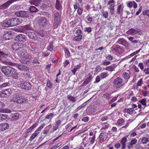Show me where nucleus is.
Wrapping results in <instances>:
<instances>
[{
  "instance_id": "f257e3e1",
  "label": "nucleus",
  "mask_w": 149,
  "mask_h": 149,
  "mask_svg": "<svg viewBox=\"0 0 149 149\" xmlns=\"http://www.w3.org/2000/svg\"><path fill=\"white\" fill-rule=\"evenodd\" d=\"M25 45H22L20 48L18 49L17 54L21 58L20 62L23 64H26L27 62H30L32 58V55L29 53L27 52L25 49L23 48Z\"/></svg>"
},
{
  "instance_id": "f03ea898",
  "label": "nucleus",
  "mask_w": 149,
  "mask_h": 149,
  "mask_svg": "<svg viewBox=\"0 0 149 149\" xmlns=\"http://www.w3.org/2000/svg\"><path fill=\"white\" fill-rule=\"evenodd\" d=\"M11 101L17 104H22L27 102L28 99L25 97L19 95H16L12 98Z\"/></svg>"
},
{
  "instance_id": "7ed1b4c3",
  "label": "nucleus",
  "mask_w": 149,
  "mask_h": 149,
  "mask_svg": "<svg viewBox=\"0 0 149 149\" xmlns=\"http://www.w3.org/2000/svg\"><path fill=\"white\" fill-rule=\"evenodd\" d=\"M8 65L16 66L19 70H20L26 71L29 70L28 68L26 66L22 64H19L18 63H13L12 62H9Z\"/></svg>"
},
{
  "instance_id": "20e7f679",
  "label": "nucleus",
  "mask_w": 149,
  "mask_h": 149,
  "mask_svg": "<svg viewBox=\"0 0 149 149\" xmlns=\"http://www.w3.org/2000/svg\"><path fill=\"white\" fill-rule=\"evenodd\" d=\"M12 91V89L10 88L6 89L1 92L0 96L3 97L9 96L11 94Z\"/></svg>"
},
{
  "instance_id": "39448f33",
  "label": "nucleus",
  "mask_w": 149,
  "mask_h": 149,
  "mask_svg": "<svg viewBox=\"0 0 149 149\" xmlns=\"http://www.w3.org/2000/svg\"><path fill=\"white\" fill-rule=\"evenodd\" d=\"M11 26H14L20 24L22 22L21 19L17 18H13L10 19Z\"/></svg>"
},
{
  "instance_id": "423d86ee",
  "label": "nucleus",
  "mask_w": 149,
  "mask_h": 149,
  "mask_svg": "<svg viewBox=\"0 0 149 149\" xmlns=\"http://www.w3.org/2000/svg\"><path fill=\"white\" fill-rule=\"evenodd\" d=\"M15 14L17 17H27L28 13L26 11H19L16 12Z\"/></svg>"
},
{
  "instance_id": "0eeeda50",
  "label": "nucleus",
  "mask_w": 149,
  "mask_h": 149,
  "mask_svg": "<svg viewBox=\"0 0 149 149\" xmlns=\"http://www.w3.org/2000/svg\"><path fill=\"white\" fill-rule=\"evenodd\" d=\"M45 125V124H43L39 127L31 135L30 140L32 141L33 140L39 133L41 130L43 128Z\"/></svg>"
},
{
  "instance_id": "6e6552de",
  "label": "nucleus",
  "mask_w": 149,
  "mask_h": 149,
  "mask_svg": "<svg viewBox=\"0 0 149 149\" xmlns=\"http://www.w3.org/2000/svg\"><path fill=\"white\" fill-rule=\"evenodd\" d=\"M122 82L123 79L120 77H118L114 80L113 83L117 88H121L122 86H121V84Z\"/></svg>"
},
{
  "instance_id": "1a4fd4ad",
  "label": "nucleus",
  "mask_w": 149,
  "mask_h": 149,
  "mask_svg": "<svg viewBox=\"0 0 149 149\" xmlns=\"http://www.w3.org/2000/svg\"><path fill=\"white\" fill-rule=\"evenodd\" d=\"M19 86L22 89L29 90L31 88V85L28 82H22L19 84Z\"/></svg>"
},
{
  "instance_id": "9d476101",
  "label": "nucleus",
  "mask_w": 149,
  "mask_h": 149,
  "mask_svg": "<svg viewBox=\"0 0 149 149\" xmlns=\"http://www.w3.org/2000/svg\"><path fill=\"white\" fill-rule=\"evenodd\" d=\"M7 54H5L3 52L0 51V61L4 63L9 64V62L6 61Z\"/></svg>"
},
{
  "instance_id": "9b49d317",
  "label": "nucleus",
  "mask_w": 149,
  "mask_h": 149,
  "mask_svg": "<svg viewBox=\"0 0 149 149\" xmlns=\"http://www.w3.org/2000/svg\"><path fill=\"white\" fill-rule=\"evenodd\" d=\"M5 106V104L2 102H0V113H9L11 111L8 109H4L3 108Z\"/></svg>"
},
{
  "instance_id": "f8f14e48",
  "label": "nucleus",
  "mask_w": 149,
  "mask_h": 149,
  "mask_svg": "<svg viewBox=\"0 0 149 149\" xmlns=\"http://www.w3.org/2000/svg\"><path fill=\"white\" fill-rule=\"evenodd\" d=\"M54 15V25L55 26H57L59 23L60 16L58 13L57 12H55Z\"/></svg>"
},
{
  "instance_id": "ddd939ff",
  "label": "nucleus",
  "mask_w": 149,
  "mask_h": 149,
  "mask_svg": "<svg viewBox=\"0 0 149 149\" xmlns=\"http://www.w3.org/2000/svg\"><path fill=\"white\" fill-rule=\"evenodd\" d=\"M15 39L17 41L25 42L26 39V36L23 34H19L15 37Z\"/></svg>"
},
{
  "instance_id": "4468645a",
  "label": "nucleus",
  "mask_w": 149,
  "mask_h": 149,
  "mask_svg": "<svg viewBox=\"0 0 149 149\" xmlns=\"http://www.w3.org/2000/svg\"><path fill=\"white\" fill-rule=\"evenodd\" d=\"M14 2V0H10L8 1L5 3L0 6V9H4L6 8L10 4Z\"/></svg>"
},
{
  "instance_id": "2eb2a0df",
  "label": "nucleus",
  "mask_w": 149,
  "mask_h": 149,
  "mask_svg": "<svg viewBox=\"0 0 149 149\" xmlns=\"http://www.w3.org/2000/svg\"><path fill=\"white\" fill-rule=\"evenodd\" d=\"M27 34L28 35L29 37L32 39L35 40L37 39V34L34 32L27 31Z\"/></svg>"
},
{
  "instance_id": "dca6fc26",
  "label": "nucleus",
  "mask_w": 149,
  "mask_h": 149,
  "mask_svg": "<svg viewBox=\"0 0 149 149\" xmlns=\"http://www.w3.org/2000/svg\"><path fill=\"white\" fill-rule=\"evenodd\" d=\"M48 21L47 19L43 17L40 18L39 22V25L42 26H45L47 23Z\"/></svg>"
},
{
  "instance_id": "f3484780",
  "label": "nucleus",
  "mask_w": 149,
  "mask_h": 149,
  "mask_svg": "<svg viewBox=\"0 0 149 149\" xmlns=\"http://www.w3.org/2000/svg\"><path fill=\"white\" fill-rule=\"evenodd\" d=\"M139 31L137 30L132 28L128 31L126 33L129 35L133 36L137 33Z\"/></svg>"
},
{
  "instance_id": "a211bd4d",
  "label": "nucleus",
  "mask_w": 149,
  "mask_h": 149,
  "mask_svg": "<svg viewBox=\"0 0 149 149\" xmlns=\"http://www.w3.org/2000/svg\"><path fill=\"white\" fill-rule=\"evenodd\" d=\"M127 138L125 137H123L120 141V143L121 145V149H125L126 148L125 143L127 141Z\"/></svg>"
},
{
  "instance_id": "6ab92c4d",
  "label": "nucleus",
  "mask_w": 149,
  "mask_h": 149,
  "mask_svg": "<svg viewBox=\"0 0 149 149\" xmlns=\"http://www.w3.org/2000/svg\"><path fill=\"white\" fill-rule=\"evenodd\" d=\"M133 6L134 8L137 7V4L134 1H130L127 2V6L130 8H131Z\"/></svg>"
},
{
  "instance_id": "aec40b11",
  "label": "nucleus",
  "mask_w": 149,
  "mask_h": 149,
  "mask_svg": "<svg viewBox=\"0 0 149 149\" xmlns=\"http://www.w3.org/2000/svg\"><path fill=\"white\" fill-rule=\"evenodd\" d=\"M9 127L8 123H3L0 125V131H2L8 128Z\"/></svg>"
},
{
  "instance_id": "412c9836",
  "label": "nucleus",
  "mask_w": 149,
  "mask_h": 149,
  "mask_svg": "<svg viewBox=\"0 0 149 149\" xmlns=\"http://www.w3.org/2000/svg\"><path fill=\"white\" fill-rule=\"evenodd\" d=\"M9 70L10 72H9L8 77H13L14 75L16 73V70L14 68L11 67Z\"/></svg>"
},
{
  "instance_id": "4be33fe9",
  "label": "nucleus",
  "mask_w": 149,
  "mask_h": 149,
  "mask_svg": "<svg viewBox=\"0 0 149 149\" xmlns=\"http://www.w3.org/2000/svg\"><path fill=\"white\" fill-rule=\"evenodd\" d=\"M10 22V19H6L4 20L2 23V26L4 27L10 26L11 25Z\"/></svg>"
},
{
  "instance_id": "5701e85b",
  "label": "nucleus",
  "mask_w": 149,
  "mask_h": 149,
  "mask_svg": "<svg viewBox=\"0 0 149 149\" xmlns=\"http://www.w3.org/2000/svg\"><path fill=\"white\" fill-rule=\"evenodd\" d=\"M61 123V121L59 120L55 122V125L53 127L54 131L58 129Z\"/></svg>"
},
{
  "instance_id": "b1692460",
  "label": "nucleus",
  "mask_w": 149,
  "mask_h": 149,
  "mask_svg": "<svg viewBox=\"0 0 149 149\" xmlns=\"http://www.w3.org/2000/svg\"><path fill=\"white\" fill-rule=\"evenodd\" d=\"M11 37V35L10 32H6L3 35V38L6 40H8Z\"/></svg>"
},
{
  "instance_id": "393cba45",
  "label": "nucleus",
  "mask_w": 149,
  "mask_h": 149,
  "mask_svg": "<svg viewBox=\"0 0 149 149\" xmlns=\"http://www.w3.org/2000/svg\"><path fill=\"white\" fill-rule=\"evenodd\" d=\"M122 77L125 80L127 81L130 77L129 74L126 72H123L122 74Z\"/></svg>"
},
{
  "instance_id": "a878e982",
  "label": "nucleus",
  "mask_w": 149,
  "mask_h": 149,
  "mask_svg": "<svg viewBox=\"0 0 149 149\" xmlns=\"http://www.w3.org/2000/svg\"><path fill=\"white\" fill-rule=\"evenodd\" d=\"M32 29V28L31 27L29 26L28 25L23 26L21 28V29L24 32L31 30Z\"/></svg>"
},
{
  "instance_id": "bb28decb",
  "label": "nucleus",
  "mask_w": 149,
  "mask_h": 149,
  "mask_svg": "<svg viewBox=\"0 0 149 149\" xmlns=\"http://www.w3.org/2000/svg\"><path fill=\"white\" fill-rule=\"evenodd\" d=\"M116 67L115 65L113 64L110 66L106 67L105 68V70L109 71H112Z\"/></svg>"
},
{
  "instance_id": "cd10ccee",
  "label": "nucleus",
  "mask_w": 149,
  "mask_h": 149,
  "mask_svg": "<svg viewBox=\"0 0 149 149\" xmlns=\"http://www.w3.org/2000/svg\"><path fill=\"white\" fill-rule=\"evenodd\" d=\"M125 121L123 119H119L118 120L117 125L119 126H121L125 124Z\"/></svg>"
},
{
  "instance_id": "c85d7f7f",
  "label": "nucleus",
  "mask_w": 149,
  "mask_h": 149,
  "mask_svg": "<svg viewBox=\"0 0 149 149\" xmlns=\"http://www.w3.org/2000/svg\"><path fill=\"white\" fill-rule=\"evenodd\" d=\"M111 49L113 51L119 53V52L120 51L121 49V48L117 46H115L112 47Z\"/></svg>"
},
{
  "instance_id": "c756f323",
  "label": "nucleus",
  "mask_w": 149,
  "mask_h": 149,
  "mask_svg": "<svg viewBox=\"0 0 149 149\" xmlns=\"http://www.w3.org/2000/svg\"><path fill=\"white\" fill-rule=\"evenodd\" d=\"M11 119L13 120H18L19 118V115L18 113L12 114L11 116Z\"/></svg>"
},
{
  "instance_id": "7c9ffc66",
  "label": "nucleus",
  "mask_w": 149,
  "mask_h": 149,
  "mask_svg": "<svg viewBox=\"0 0 149 149\" xmlns=\"http://www.w3.org/2000/svg\"><path fill=\"white\" fill-rule=\"evenodd\" d=\"M127 38L132 43H137L138 42L137 40L134 39V38L132 37H128Z\"/></svg>"
},
{
  "instance_id": "2f4dec72",
  "label": "nucleus",
  "mask_w": 149,
  "mask_h": 149,
  "mask_svg": "<svg viewBox=\"0 0 149 149\" xmlns=\"http://www.w3.org/2000/svg\"><path fill=\"white\" fill-rule=\"evenodd\" d=\"M18 46L17 43H14L13 44L12 46V49L14 50H16L17 53L18 49L20 48V47H19Z\"/></svg>"
},
{
  "instance_id": "473e14b6",
  "label": "nucleus",
  "mask_w": 149,
  "mask_h": 149,
  "mask_svg": "<svg viewBox=\"0 0 149 149\" xmlns=\"http://www.w3.org/2000/svg\"><path fill=\"white\" fill-rule=\"evenodd\" d=\"M82 38V35H78L75 36L73 39V40L74 41H79Z\"/></svg>"
},
{
  "instance_id": "72a5a7b5",
  "label": "nucleus",
  "mask_w": 149,
  "mask_h": 149,
  "mask_svg": "<svg viewBox=\"0 0 149 149\" xmlns=\"http://www.w3.org/2000/svg\"><path fill=\"white\" fill-rule=\"evenodd\" d=\"M123 8V3L118 4L117 8V11L118 13H120L122 10Z\"/></svg>"
},
{
  "instance_id": "f704fd0d",
  "label": "nucleus",
  "mask_w": 149,
  "mask_h": 149,
  "mask_svg": "<svg viewBox=\"0 0 149 149\" xmlns=\"http://www.w3.org/2000/svg\"><path fill=\"white\" fill-rule=\"evenodd\" d=\"M109 9L110 14L113 15L114 13V4H111Z\"/></svg>"
},
{
  "instance_id": "c9c22d12",
  "label": "nucleus",
  "mask_w": 149,
  "mask_h": 149,
  "mask_svg": "<svg viewBox=\"0 0 149 149\" xmlns=\"http://www.w3.org/2000/svg\"><path fill=\"white\" fill-rule=\"evenodd\" d=\"M67 98L68 100L74 102H75L76 100V99L75 97L72 96L70 95H68Z\"/></svg>"
},
{
  "instance_id": "e433bc0d",
  "label": "nucleus",
  "mask_w": 149,
  "mask_h": 149,
  "mask_svg": "<svg viewBox=\"0 0 149 149\" xmlns=\"http://www.w3.org/2000/svg\"><path fill=\"white\" fill-rule=\"evenodd\" d=\"M125 111L129 114H132L133 113V109L132 108L129 109H124Z\"/></svg>"
},
{
  "instance_id": "4c0bfd02",
  "label": "nucleus",
  "mask_w": 149,
  "mask_h": 149,
  "mask_svg": "<svg viewBox=\"0 0 149 149\" xmlns=\"http://www.w3.org/2000/svg\"><path fill=\"white\" fill-rule=\"evenodd\" d=\"M106 134L104 133H101L97 140L98 141L103 139L105 137Z\"/></svg>"
},
{
  "instance_id": "58836bf2",
  "label": "nucleus",
  "mask_w": 149,
  "mask_h": 149,
  "mask_svg": "<svg viewBox=\"0 0 149 149\" xmlns=\"http://www.w3.org/2000/svg\"><path fill=\"white\" fill-rule=\"evenodd\" d=\"M8 116L5 114H1L0 115V122L3 121Z\"/></svg>"
},
{
  "instance_id": "ea45409f",
  "label": "nucleus",
  "mask_w": 149,
  "mask_h": 149,
  "mask_svg": "<svg viewBox=\"0 0 149 149\" xmlns=\"http://www.w3.org/2000/svg\"><path fill=\"white\" fill-rule=\"evenodd\" d=\"M149 140L148 138H147L145 137H143L141 138V141L143 144H146L148 142Z\"/></svg>"
},
{
  "instance_id": "a19ab883",
  "label": "nucleus",
  "mask_w": 149,
  "mask_h": 149,
  "mask_svg": "<svg viewBox=\"0 0 149 149\" xmlns=\"http://www.w3.org/2000/svg\"><path fill=\"white\" fill-rule=\"evenodd\" d=\"M81 67V65L80 64L78 65L75 67L74 69L72 70V72L73 74H75L76 71L79 69Z\"/></svg>"
},
{
  "instance_id": "79ce46f5",
  "label": "nucleus",
  "mask_w": 149,
  "mask_h": 149,
  "mask_svg": "<svg viewBox=\"0 0 149 149\" xmlns=\"http://www.w3.org/2000/svg\"><path fill=\"white\" fill-rule=\"evenodd\" d=\"M29 10L32 12H36L38 11V9L33 6H32L30 7Z\"/></svg>"
},
{
  "instance_id": "37998d69",
  "label": "nucleus",
  "mask_w": 149,
  "mask_h": 149,
  "mask_svg": "<svg viewBox=\"0 0 149 149\" xmlns=\"http://www.w3.org/2000/svg\"><path fill=\"white\" fill-rule=\"evenodd\" d=\"M56 9L58 10H61V7L58 0H57L56 5Z\"/></svg>"
},
{
  "instance_id": "c03bdc74",
  "label": "nucleus",
  "mask_w": 149,
  "mask_h": 149,
  "mask_svg": "<svg viewBox=\"0 0 149 149\" xmlns=\"http://www.w3.org/2000/svg\"><path fill=\"white\" fill-rule=\"evenodd\" d=\"M54 117V114L53 113H51L48 114L46 116L45 118L47 119H52Z\"/></svg>"
},
{
  "instance_id": "a18cd8bd",
  "label": "nucleus",
  "mask_w": 149,
  "mask_h": 149,
  "mask_svg": "<svg viewBox=\"0 0 149 149\" xmlns=\"http://www.w3.org/2000/svg\"><path fill=\"white\" fill-rule=\"evenodd\" d=\"M103 16L105 18H107L108 16V13L107 11H102Z\"/></svg>"
},
{
  "instance_id": "49530a36",
  "label": "nucleus",
  "mask_w": 149,
  "mask_h": 149,
  "mask_svg": "<svg viewBox=\"0 0 149 149\" xmlns=\"http://www.w3.org/2000/svg\"><path fill=\"white\" fill-rule=\"evenodd\" d=\"M146 99L145 98L142 99L140 100L139 101V102H140L141 104L143 105L144 106H146Z\"/></svg>"
},
{
  "instance_id": "de8ad7c7",
  "label": "nucleus",
  "mask_w": 149,
  "mask_h": 149,
  "mask_svg": "<svg viewBox=\"0 0 149 149\" xmlns=\"http://www.w3.org/2000/svg\"><path fill=\"white\" fill-rule=\"evenodd\" d=\"M118 42L119 44L123 45L125 42V41L123 38H120L118 39Z\"/></svg>"
},
{
  "instance_id": "09e8293b",
  "label": "nucleus",
  "mask_w": 149,
  "mask_h": 149,
  "mask_svg": "<svg viewBox=\"0 0 149 149\" xmlns=\"http://www.w3.org/2000/svg\"><path fill=\"white\" fill-rule=\"evenodd\" d=\"M84 30L85 32H87L88 33H90L92 31L91 28L90 27H85Z\"/></svg>"
},
{
  "instance_id": "8fccbe9b",
  "label": "nucleus",
  "mask_w": 149,
  "mask_h": 149,
  "mask_svg": "<svg viewBox=\"0 0 149 149\" xmlns=\"http://www.w3.org/2000/svg\"><path fill=\"white\" fill-rule=\"evenodd\" d=\"M53 48L54 47L53 44L52 43L49 44V45L47 47V48L48 50L49 51H52L53 50Z\"/></svg>"
},
{
  "instance_id": "3c124183",
  "label": "nucleus",
  "mask_w": 149,
  "mask_h": 149,
  "mask_svg": "<svg viewBox=\"0 0 149 149\" xmlns=\"http://www.w3.org/2000/svg\"><path fill=\"white\" fill-rule=\"evenodd\" d=\"M32 63H40V62L38 60V58L37 57H35L33 58L32 60Z\"/></svg>"
},
{
  "instance_id": "603ef678",
  "label": "nucleus",
  "mask_w": 149,
  "mask_h": 149,
  "mask_svg": "<svg viewBox=\"0 0 149 149\" xmlns=\"http://www.w3.org/2000/svg\"><path fill=\"white\" fill-rule=\"evenodd\" d=\"M64 50L65 51V54L66 56L68 57L70 56V53L69 52V51L67 49L65 48L64 49Z\"/></svg>"
},
{
  "instance_id": "864d4df0",
  "label": "nucleus",
  "mask_w": 149,
  "mask_h": 149,
  "mask_svg": "<svg viewBox=\"0 0 149 149\" xmlns=\"http://www.w3.org/2000/svg\"><path fill=\"white\" fill-rule=\"evenodd\" d=\"M83 11V8L81 7H78L77 13L79 15H80L82 14Z\"/></svg>"
},
{
  "instance_id": "5fc2aeb1",
  "label": "nucleus",
  "mask_w": 149,
  "mask_h": 149,
  "mask_svg": "<svg viewBox=\"0 0 149 149\" xmlns=\"http://www.w3.org/2000/svg\"><path fill=\"white\" fill-rule=\"evenodd\" d=\"M143 84L142 79H141L137 82L136 86H141Z\"/></svg>"
},
{
  "instance_id": "6e6d98bb",
  "label": "nucleus",
  "mask_w": 149,
  "mask_h": 149,
  "mask_svg": "<svg viewBox=\"0 0 149 149\" xmlns=\"http://www.w3.org/2000/svg\"><path fill=\"white\" fill-rule=\"evenodd\" d=\"M107 72H102L100 74V76L103 79L105 78L107 76Z\"/></svg>"
},
{
  "instance_id": "4d7b16f0",
  "label": "nucleus",
  "mask_w": 149,
  "mask_h": 149,
  "mask_svg": "<svg viewBox=\"0 0 149 149\" xmlns=\"http://www.w3.org/2000/svg\"><path fill=\"white\" fill-rule=\"evenodd\" d=\"M137 141V140L136 139H133L130 143L133 146L136 143Z\"/></svg>"
},
{
  "instance_id": "13d9d810",
  "label": "nucleus",
  "mask_w": 149,
  "mask_h": 149,
  "mask_svg": "<svg viewBox=\"0 0 149 149\" xmlns=\"http://www.w3.org/2000/svg\"><path fill=\"white\" fill-rule=\"evenodd\" d=\"M29 2L31 4H33L36 6H38V4L36 3V1L34 0H31L29 1Z\"/></svg>"
},
{
  "instance_id": "bf43d9fd",
  "label": "nucleus",
  "mask_w": 149,
  "mask_h": 149,
  "mask_svg": "<svg viewBox=\"0 0 149 149\" xmlns=\"http://www.w3.org/2000/svg\"><path fill=\"white\" fill-rule=\"evenodd\" d=\"M6 66L4 67H2L1 68V70L2 72L5 74V73H6V70H8V69H7Z\"/></svg>"
},
{
  "instance_id": "052dcab7",
  "label": "nucleus",
  "mask_w": 149,
  "mask_h": 149,
  "mask_svg": "<svg viewBox=\"0 0 149 149\" xmlns=\"http://www.w3.org/2000/svg\"><path fill=\"white\" fill-rule=\"evenodd\" d=\"M10 67H8V66H7V67H6V68H7V69H8V70H6V73H5V75L7 77H8V74H9V72H10V70H9L10 69Z\"/></svg>"
},
{
  "instance_id": "680f3d73",
  "label": "nucleus",
  "mask_w": 149,
  "mask_h": 149,
  "mask_svg": "<svg viewBox=\"0 0 149 149\" xmlns=\"http://www.w3.org/2000/svg\"><path fill=\"white\" fill-rule=\"evenodd\" d=\"M90 80V78L88 77L86 79V80L83 82V84L86 85L88 84Z\"/></svg>"
},
{
  "instance_id": "e2e57ef3",
  "label": "nucleus",
  "mask_w": 149,
  "mask_h": 149,
  "mask_svg": "<svg viewBox=\"0 0 149 149\" xmlns=\"http://www.w3.org/2000/svg\"><path fill=\"white\" fill-rule=\"evenodd\" d=\"M95 136L94 135L93 137L90 138V140H91V144H93L95 140Z\"/></svg>"
},
{
  "instance_id": "0e129e2a",
  "label": "nucleus",
  "mask_w": 149,
  "mask_h": 149,
  "mask_svg": "<svg viewBox=\"0 0 149 149\" xmlns=\"http://www.w3.org/2000/svg\"><path fill=\"white\" fill-rule=\"evenodd\" d=\"M106 58L107 59L110 61L112 60L113 58V57L111 55H108L106 56Z\"/></svg>"
},
{
  "instance_id": "69168bd1",
  "label": "nucleus",
  "mask_w": 149,
  "mask_h": 149,
  "mask_svg": "<svg viewBox=\"0 0 149 149\" xmlns=\"http://www.w3.org/2000/svg\"><path fill=\"white\" fill-rule=\"evenodd\" d=\"M44 40L42 39H39V40H38V42L37 43L38 45H42V43H41V42H43Z\"/></svg>"
},
{
  "instance_id": "338daca9",
  "label": "nucleus",
  "mask_w": 149,
  "mask_h": 149,
  "mask_svg": "<svg viewBox=\"0 0 149 149\" xmlns=\"http://www.w3.org/2000/svg\"><path fill=\"white\" fill-rule=\"evenodd\" d=\"M143 14L144 15H147L149 17V10H146L143 11Z\"/></svg>"
},
{
  "instance_id": "774afa93",
  "label": "nucleus",
  "mask_w": 149,
  "mask_h": 149,
  "mask_svg": "<svg viewBox=\"0 0 149 149\" xmlns=\"http://www.w3.org/2000/svg\"><path fill=\"white\" fill-rule=\"evenodd\" d=\"M47 86L49 88H51L52 87V84L50 82L49 80H48L47 82Z\"/></svg>"
}]
</instances>
